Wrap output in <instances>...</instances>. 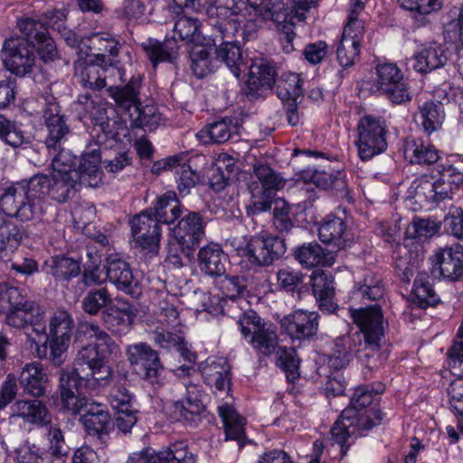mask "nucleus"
I'll return each instance as SVG.
<instances>
[{
    "instance_id": "f257e3e1",
    "label": "nucleus",
    "mask_w": 463,
    "mask_h": 463,
    "mask_svg": "<svg viewBox=\"0 0 463 463\" xmlns=\"http://www.w3.org/2000/svg\"><path fill=\"white\" fill-rule=\"evenodd\" d=\"M383 391L380 383L376 387L362 385L354 391L349 405L342 411L330 430L332 439L341 446L342 455L346 454L351 446L348 440L352 437L356 438L383 420V413L373 402Z\"/></svg>"
},
{
    "instance_id": "f03ea898",
    "label": "nucleus",
    "mask_w": 463,
    "mask_h": 463,
    "mask_svg": "<svg viewBox=\"0 0 463 463\" xmlns=\"http://www.w3.org/2000/svg\"><path fill=\"white\" fill-rule=\"evenodd\" d=\"M46 196H50V176L39 174L7 187L0 207L7 215L27 222L43 214Z\"/></svg>"
},
{
    "instance_id": "7ed1b4c3",
    "label": "nucleus",
    "mask_w": 463,
    "mask_h": 463,
    "mask_svg": "<svg viewBox=\"0 0 463 463\" xmlns=\"http://www.w3.org/2000/svg\"><path fill=\"white\" fill-rule=\"evenodd\" d=\"M354 322L364 340L359 349L358 359L369 371L379 370L389 358V352L382 347L384 338L383 315L378 306L361 308L354 312Z\"/></svg>"
},
{
    "instance_id": "20e7f679",
    "label": "nucleus",
    "mask_w": 463,
    "mask_h": 463,
    "mask_svg": "<svg viewBox=\"0 0 463 463\" xmlns=\"http://www.w3.org/2000/svg\"><path fill=\"white\" fill-rule=\"evenodd\" d=\"M231 246L241 258L248 270H258L272 266L281 260L286 251L287 244L283 237L269 233H258L234 238Z\"/></svg>"
},
{
    "instance_id": "39448f33",
    "label": "nucleus",
    "mask_w": 463,
    "mask_h": 463,
    "mask_svg": "<svg viewBox=\"0 0 463 463\" xmlns=\"http://www.w3.org/2000/svg\"><path fill=\"white\" fill-rule=\"evenodd\" d=\"M118 346L109 350L107 346L91 345L78 350L73 368L76 374L85 379L92 387H105L112 381V369L108 364L107 355L117 354Z\"/></svg>"
},
{
    "instance_id": "423d86ee",
    "label": "nucleus",
    "mask_w": 463,
    "mask_h": 463,
    "mask_svg": "<svg viewBox=\"0 0 463 463\" xmlns=\"http://www.w3.org/2000/svg\"><path fill=\"white\" fill-rule=\"evenodd\" d=\"M74 326L71 313L63 308L55 310L49 321L46 341L37 347L38 356L50 359L55 365H61L65 360Z\"/></svg>"
},
{
    "instance_id": "0eeeda50",
    "label": "nucleus",
    "mask_w": 463,
    "mask_h": 463,
    "mask_svg": "<svg viewBox=\"0 0 463 463\" xmlns=\"http://www.w3.org/2000/svg\"><path fill=\"white\" fill-rule=\"evenodd\" d=\"M240 331L249 340L257 354L269 357L279 347V335L276 326L265 321L252 309L243 312L238 320Z\"/></svg>"
},
{
    "instance_id": "6e6552de",
    "label": "nucleus",
    "mask_w": 463,
    "mask_h": 463,
    "mask_svg": "<svg viewBox=\"0 0 463 463\" xmlns=\"http://www.w3.org/2000/svg\"><path fill=\"white\" fill-rule=\"evenodd\" d=\"M356 131L357 137L354 145L362 161L371 160L387 149L388 128L382 117L363 116L359 119Z\"/></svg>"
},
{
    "instance_id": "1a4fd4ad",
    "label": "nucleus",
    "mask_w": 463,
    "mask_h": 463,
    "mask_svg": "<svg viewBox=\"0 0 463 463\" xmlns=\"http://www.w3.org/2000/svg\"><path fill=\"white\" fill-rule=\"evenodd\" d=\"M128 357L137 373L153 389L158 390L166 383L165 368L160 360L158 352L146 343L132 345Z\"/></svg>"
},
{
    "instance_id": "9d476101",
    "label": "nucleus",
    "mask_w": 463,
    "mask_h": 463,
    "mask_svg": "<svg viewBox=\"0 0 463 463\" xmlns=\"http://www.w3.org/2000/svg\"><path fill=\"white\" fill-rule=\"evenodd\" d=\"M249 5L264 21H271L274 24L283 52L286 53L293 52L295 50L293 42L297 34L292 32L290 24H281L288 21V3L282 0H249Z\"/></svg>"
},
{
    "instance_id": "9b49d317",
    "label": "nucleus",
    "mask_w": 463,
    "mask_h": 463,
    "mask_svg": "<svg viewBox=\"0 0 463 463\" xmlns=\"http://www.w3.org/2000/svg\"><path fill=\"white\" fill-rule=\"evenodd\" d=\"M16 26L22 34L21 39H24L35 50L43 62L49 63L58 60L56 43L43 22L24 17L17 20Z\"/></svg>"
},
{
    "instance_id": "f8f14e48",
    "label": "nucleus",
    "mask_w": 463,
    "mask_h": 463,
    "mask_svg": "<svg viewBox=\"0 0 463 463\" xmlns=\"http://www.w3.org/2000/svg\"><path fill=\"white\" fill-rule=\"evenodd\" d=\"M1 57L5 67L20 78L30 76L36 63L34 49L19 36L4 41Z\"/></svg>"
},
{
    "instance_id": "ddd939ff",
    "label": "nucleus",
    "mask_w": 463,
    "mask_h": 463,
    "mask_svg": "<svg viewBox=\"0 0 463 463\" xmlns=\"http://www.w3.org/2000/svg\"><path fill=\"white\" fill-rule=\"evenodd\" d=\"M43 118L46 130L43 142L45 147L46 149L57 150L67 141L71 130L69 118L63 113L55 97L46 98Z\"/></svg>"
},
{
    "instance_id": "4468645a",
    "label": "nucleus",
    "mask_w": 463,
    "mask_h": 463,
    "mask_svg": "<svg viewBox=\"0 0 463 463\" xmlns=\"http://www.w3.org/2000/svg\"><path fill=\"white\" fill-rule=\"evenodd\" d=\"M77 407L71 412L80 414V421L89 436L102 440L109 434L113 428V422L106 404L87 399L83 400Z\"/></svg>"
},
{
    "instance_id": "2eb2a0df",
    "label": "nucleus",
    "mask_w": 463,
    "mask_h": 463,
    "mask_svg": "<svg viewBox=\"0 0 463 463\" xmlns=\"http://www.w3.org/2000/svg\"><path fill=\"white\" fill-rule=\"evenodd\" d=\"M131 234L136 246L147 253L157 254L161 238V227L151 215V211L143 210L129 220Z\"/></svg>"
},
{
    "instance_id": "dca6fc26",
    "label": "nucleus",
    "mask_w": 463,
    "mask_h": 463,
    "mask_svg": "<svg viewBox=\"0 0 463 463\" xmlns=\"http://www.w3.org/2000/svg\"><path fill=\"white\" fill-rule=\"evenodd\" d=\"M378 90L394 104H402L411 97L401 70L393 63H383L376 67Z\"/></svg>"
},
{
    "instance_id": "f3484780",
    "label": "nucleus",
    "mask_w": 463,
    "mask_h": 463,
    "mask_svg": "<svg viewBox=\"0 0 463 463\" xmlns=\"http://www.w3.org/2000/svg\"><path fill=\"white\" fill-rule=\"evenodd\" d=\"M107 279L118 290L133 298L142 295L139 279L134 275L130 264L118 255H109L104 266Z\"/></svg>"
},
{
    "instance_id": "a211bd4d",
    "label": "nucleus",
    "mask_w": 463,
    "mask_h": 463,
    "mask_svg": "<svg viewBox=\"0 0 463 463\" xmlns=\"http://www.w3.org/2000/svg\"><path fill=\"white\" fill-rule=\"evenodd\" d=\"M320 315L317 311L298 309L280 320L283 331L294 341H311L318 332Z\"/></svg>"
},
{
    "instance_id": "6ab92c4d",
    "label": "nucleus",
    "mask_w": 463,
    "mask_h": 463,
    "mask_svg": "<svg viewBox=\"0 0 463 463\" xmlns=\"http://www.w3.org/2000/svg\"><path fill=\"white\" fill-rule=\"evenodd\" d=\"M432 277L457 281L463 277V246L456 244L438 251L431 258Z\"/></svg>"
},
{
    "instance_id": "aec40b11",
    "label": "nucleus",
    "mask_w": 463,
    "mask_h": 463,
    "mask_svg": "<svg viewBox=\"0 0 463 463\" xmlns=\"http://www.w3.org/2000/svg\"><path fill=\"white\" fill-rule=\"evenodd\" d=\"M232 36L228 35V28L222 24H214V33L212 35V41L215 50L216 59L224 62L231 72L239 78L242 69L245 68L241 48L230 41Z\"/></svg>"
},
{
    "instance_id": "412c9836",
    "label": "nucleus",
    "mask_w": 463,
    "mask_h": 463,
    "mask_svg": "<svg viewBox=\"0 0 463 463\" xmlns=\"http://www.w3.org/2000/svg\"><path fill=\"white\" fill-rule=\"evenodd\" d=\"M318 237L324 244L333 247L335 252L346 248L351 241V233L345 211L342 215L327 214L319 224Z\"/></svg>"
},
{
    "instance_id": "4be33fe9",
    "label": "nucleus",
    "mask_w": 463,
    "mask_h": 463,
    "mask_svg": "<svg viewBox=\"0 0 463 463\" xmlns=\"http://www.w3.org/2000/svg\"><path fill=\"white\" fill-rule=\"evenodd\" d=\"M184 385L185 395L183 399L174 402V413L178 420L190 425H197L205 411V405L202 399V387L191 382L184 383Z\"/></svg>"
},
{
    "instance_id": "5701e85b",
    "label": "nucleus",
    "mask_w": 463,
    "mask_h": 463,
    "mask_svg": "<svg viewBox=\"0 0 463 463\" xmlns=\"http://www.w3.org/2000/svg\"><path fill=\"white\" fill-rule=\"evenodd\" d=\"M206 224L207 221L201 213L187 211L172 229V238L180 244L196 249L205 236Z\"/></svg>"
},
{
    "instance_id": "b1692460",
    "label": "nucleus",
    "mask_w": 463,
    "mask_h": 463,
    "mask_svg": "<svg viewBox=\"0 0 463 463\" xmlns=\"http://www.w3.org/2000/svg\"><path fill=\"white\" fill-rule=\"evenodd\" d=\"M277 68L275 63L266 59H256L250 67L246 95L249 99H257L263 92L271 90L276 82Z\"/></svg>"
},
{
    "instance_id": "393cba45",
    "label": "nucleus",
    "mask_w": 463,
    "mask_h": 463,
    "mask_svg": "<svg viewBox=\"0 0 463 463\" xmlns=\"http://www.w3.org/2000/svg\"><path fill=\"white\" fill-rule=\"evenodd\" d=\"M116 302L102 311L101 320L112 334L123 335L131 330L137 310L124 298H117Z\"/></svg>"
},
{
    "instance_id": "a878e982",
    "label": "nucleus",
    "mask_w": 463,
    "mask_h": 463,
    "mask_svg": "<svg viewBox=\"0 0 463 463\" xmlns=\"http://www.w3.org/2000/svg\"><path fill=\"white\" fill-rule=\"evenodd\" d=\"M310 283L319 310L326 314L335 313L338 305L335 301V278L332 274L322 269H315L310 276Z\"/></svg>"
},
{
    "instance_id": "bb28decb",
    "label": "nucleus",
    "mask_w": 463,
    "mask_h": 463,
    "mask_svg": "<svg viewBox=\"0 0 463 463\" xmlns=\"http://www.w3.org/2000/svg\"><path fill=\"white\" fill-rule=\"evenodd\" d=\"M101 149L99 144H90L80 156L78 169L79 179L85 187H98L102 180Z\"/></svg>"
},
{
    "instance_id": "cd10ccee",
    "label": "nucleus",
    "mask_w": 463,
    "mask_h": 463,
    "mask_svg": "<svg viewBox=\"0 0 463 463\" xmlns=\"http://www.w3.org/2000/svg\"><path fill=\"white\" fill-rule=\"evenodd\" d=\"M228 256L218 243L210 242L202 247L197 253L200 271L211 279L222 278L226 271Z\"/></svg>"
},
{
    "instance_id": "c85d7f7f",
    "label": "nucleus",
    "mask_w": 463,
    "mask_h": 463,
    "mask_svg": "<svg viewBox=\"0 0 463 463\" xmlns=\"http://www.w3.org/2000/svg\"><path fill=\"white\" fill-rule=\"evenodd\" d=\"M294 260L304 269L318 266L330 267L335 261V253L324 249L318 242L312 241L296 246L292 250Z\"/></svg>"
},
{
    "instance_id": "c756f323",
    "label": "nucleus",
    "mask_w": 463,
    "mask_h": 463,
    "mask_svg": "<svg viewBox=\"0 0 463 463\" xmlns=\"http://www.w3.org/2000/svg\"><path fill=\"white\" fill-rule=\"evenodd\" d=\"M12 417L21 419L24 423L38 427L51 425L52 414L45 403L35 398L34 400H18L11 407Z\"/></svg>"
},
{
    "instance_id": "7c9ffc66",
    "label": "nucleus",
    "mask_w": 463,
    "mask_h": 463,
    "mask_svg": "<svg viewBox=\"0 0 463 463\" xmlns=\"http://www.w3.org/2000/svg\"><path fill=\"white\" fill-rule=\"evenodd\" d=\"M76 169H58L50 176V197L58 202H67L80 187L84 186L79 179Z\"/></svg>"
},
{
    "instance_id": "2f4dec72",
    "label": "nucleus",
    "mask_w": 463,
    "mask_h": 463,
    "mask_svg": "<svg viewBox=\"0 0 463 463\" xmlns=\"http://www.w3.org/2000/svg\"><path fill=\"white\" fill-rule=\"evenodd\" d=\"M90 390H95L97 387H92L85 379L80 378L75 373V369L72 368L71 371H62L60 376V392L61 399L63 406L68 411L76 410L78 405L81 403L83 400L88 398L81 396V391L83 388Z\"/></svg>"
},
{
    "instance_id": "473e14b6",
    "label": "nucleus",
    "mask_w": 463,
    "mask_h": 463,
    "mask_svg": "<svg viewBox=\"0 0 463 463\" xmlns=\"http://www.w3.org/2000/svg\"><path fill=\"white\" fill-rule=\"evenodd\" d=\"M439 177L430 184L426 196L435 203L451 198L453 190L463 182V175L452 165L439 164L437 165Z\"/></svg>"
},
{
    "instance_id": "72a5a7b5",
    "label": "nucleus",
    "mask_w": 463,
    "mask_h": 463,
    "mask_svg": "<svg viewBox=\"0 0 463 463\" xmlns=\"http://www.w3.org/2000/svg\"><path fill=\"white\" fill-rule=\"evenodd\" d=\"M306 181H310L318 188L331 192L335 196L346 198L349 194L345 174L341 171L327 173L317 169L302 172Z\"/></svg>"
},
{
    "instance_id": "f704fd0d",
    "label": "nucleus",
    "mask_w": 463,
    "mask_h": 463,
    "mask_svg": "<svg viewBox=\"0 0 463 463\" xmlns=\"http://www.w3.org/2000/svg\"><path fill=\"white\" fill-rule=\"evenodd\" d=\"M73 345L78 350L91 345L116 347V342L96 322L80 321L75 330Z\"/></svg>"
},
{
    "instance_id": "c9c22d12",
    "label": "nucleus",
    "mask_w": 463,
    "mask_h": 463,
    "mask_svg": "<svg viewBox=\"0 0 463 463\" xmlns=\"http://www.w3.org/2000/svg\"><path fill=\"white\" fill-rule=\"evenodd\" d=\"M204 383L219 392L229 391L232 384L231 366L226 358L207 359L200 366Z\"/></svg>"
},
{
    "instance_id": "e433bc0d",
    "label": "nucleus",
    "mask_w": 463,
    "mask_h": 463,
    "mask_svg": "<svg viewBox=\"0 0 463 463\" xmlns=\"http://www.w3.org/2000/svg\"><path fill=\"white\" fill-rule=\"evenodd\" d=\"M18 382L25 394L40 398L46 392L48 375L41 363L33 362L23 367Z\"/></svg>"
},
{
    "instance_id": "4c0bfd02",
    "label": "nucleus",
    "mask_w": 463,
    "mask_h": 463,
    "mask_svg": "<svg viewBox=\"0 0 463 463\" xmlns=\"http://www.w3.org/2000/svg\"><path fill=\"white\" fill-rule=\"evenodd\" d=\"M143 77L140 73L132 75L128 83L124 86L109 87L107 91L115 101L118 110L127 115L139 100V90Z\"/></svg>"
},
{
    "instance_id": "58836bf2",
    "label": "nucleus",
    "mask_w": 463,
    "mask_h": 463,
    "mask_svg": "<svg viewBox=\"0 0 463 463\" xmlns=\"http://www.w3.org/2000/svg\"><path fill=\"white\" fill-rule=\"evenodd\" d=\"M147 210L151 211V215L159 225L161 223L170 225L181 217L184 207L175 192L168 191L158 196Z\"/></svg>"
},
{
    "instance_id": "ea45409f",
    "label": "nucleus",
    "mask_w": 463,
    "mask_h": 463,
    "mask_svg": "<svg viewBox=\"0 0 463 463\" xmlns=\"http://www.w3.org/2000/svg\"><path fill=\"white\" fill-rule=\"evenodd\" d=\"M25 237L27 231L24 225L0 214V261L8 260Z\"/></svg>"
},
{
    "instance_id": "a19ab883",
    "label": "nucleus",
    "mask_w": 463,
    "mask_h": 463,
    "mask_svg": "<svg viewBox=\"0 0 463 463\" xmlns=\"http://www.w3.org/2000/svg\"><path fill=\"white\" fill-rule=\"evenodd\" d=\"M413 68L427 73L443 67L449 60V50L442 44L431 43L414 54Z\"/></svg>"
},
{
    "instance_id": "79ce46f5",
    "label": "nucleus",
    "mask_w": 463,
    "mask_h": 463,
    "mask_svg": "<svg viewBox=\"0 0 463 463\" xmlns=\"http://www.w3.org/2000/svg\"><path fill=\"white\" fill-rule=\"evenodd\" d=\"M363 334L355 333L337 337L335 340L333 354L329 356V364L335 370L345 368L354 354H358L357 343L362 345Z\"/></svg>"
},
{
    "instance_id": "37998d69",
    "label": "nucleus",
    "mask_w": 463,
    "mask_h": 463,
    "mask_svg": "<svg viewBox=\"0 0 463 463\" xmlns=\"http://www.w3.org/2000/svg\"><path fill=\"white\" fill-rule=\"evenodd\" d=\"M404 157L411 164L430 165L439 159V151L422 138L407 137L403 144Z\"/></svg>"
},
{
    "instance_id": "c03bdc74",
    "label": "nucleus",
    "mask_w": 463,
    "mask_h": 463,
    "mask_svg": "<svg viewBox=\"0 0 463 463\" xmlns=\"http://www.w3.org/2000/svg\"><path fill=\"white\" fill-rule=\"evenodd\" d=\"M142 48L154 68L159 62L175 63L179 52V45L175 37L165 38L163 42L149 38L142 43Z\"/></svg>"
},
{
    "instance_id": "a18cd8bd",
    "label": "nucleus",
    "mask_w": 463,
    "mask_h": 463,
    "mask_svg": "<svg viewBox=\"0 0 463 463\" xmlns=\"http://www.w3.org/2000/svg\"><path fill=\"white\" fill-rule=\"evenodd\" d=\"M46 272L57 282H70L81 273V263L79 260L63 254L52 256L45 261Z\"/></svg>"
},
{
    "instance_id": "49530a36",
    "label": "nucleus",
    "mask_w": 463,
    "mask_h": 463,
    "mask_svg": "<svg viewBox=\"0 0 463 463\" xmlns=\"http://www.w3.org/2000/svg\"><path fill=\"white\" fill-rule=\"evenodd\" d=\"M412 303L420 308L436 307L441 302L433 286V279L426 271H419L411 291Z\"/></svg>"
},
{
    "instance_id": "de8ad7c7",
    "label": "nucleus",
    "mask_w": 463,
    "mask_h": 463,
    "mask_svg": "<svg viewBox=\"0 0 463 463\" xmlns=\"http://www.w3.org/2000/svg\"><path fill=\"white\" fill-rule=\"evenodd\" d=\"M384 296V288L382 280L377 278L373 273H367L364 277L363 280L356 282L352 290V297L354 299L366 302H374L373 305H369L365 308L373 307V306H378L380 310L382 311L381 306L379 305V301L383 298ZM362 307H360L361 309ZM359 310L358 309H355ZM354 310L353 311V313Z\"/></svg>"
},
{
    "instance_id": "09e8293b",
    "label": "nucleus",
    "mask_w": 463,
    "mask_h": 463,
    "mask_svg": "<svg viewBox=\"0 0 463 463\" xmlns=\"http://www.w3.org/2000/svg\"><path fill=\"white\" fill-rule=\"evenodd\" d=\"M444 118L443 105L435 101H426L420 105L414 114L415 122L421 126L428 136L441 128Z\"/></svg>"
},
{
    "instance_id": "8fccbe9b",
    "label": "nucleus",
    "mask_w": 463,
    "mask_h": 463,
    "mask_svg": "<svg viewBox=\"0 0 463 463\" xmlns=\"http://www.w3.org/2000/svg\"><path fill=\"white\" fill-rule=\"evenodd\" d=\"M74 74L83 89L99 91L106 87L105 68L87 64L86 60L79 59L74 62Z\"/></svg>"
},
{
    "instance_id": "3c124183",
    "label": "nucleus",
    "mask_w": 463,
    "mask_h": 463,
    "mask_svg": "<svg viewBox=\"0 0 463 463\" xmlns=\"http://www.w3.org/2000/svg\"><path fill=\"white\" fill-rule=\"evenodd\" d=\"M253 174L257 180H251L259 188L278 192L284 188L286 179L277 173L269 164L255 160L252 165Z\"/></svg>"
},
{
    "instance_id": "603ef678",
    "label": "nucleus",
    "mask_w": 463,
    "mask_h": 463,
    "mask_svg": "<svg viewBox=\"0 0 463 463\" xmlns=\"http://www.w3.org/2000/svg\"><path fill=\"white\" fill-rule=\"evenodd\" d=\"M241 127V124L239 118L224 117L220 120L209 124L206 133L211 142L222 144L227 142L233 136H238Z\"/></svg>"
},
{
    "instance_id": "864d4df0",
    "label": "nucleus",
    "mask_w": 463,
    "mask_h": 463,
    "mask_svg": "<svg viewBox=\"0 0 463 463\" xmlns=\"http://www.w3.org/2000/svg\"><path fill=\"white\" fill-rule=\"evenodd\" d=\"M218 412L224 425L226 439L237 440L240 447L243 446L245 419L229 405L219 406Z\"/></svg>"
},
{
    "instance_id": "5fc2aeb1",
    "label": "nucleus",
    "mask_w": 463,
    "mask_h": 463,
    "mask_svg": "<svg viewBox=\"0 0 463 463\" xmlns=\"http://www.w3.org/2000/svg\"><path fill=\"white\" fill-rule=\"evenodd\" d=\"M248 190L250 194L249 204L246 208L248 215L254 216L269 212L272 204L277 201V192L259 188L257 184L249 183Z\"/></svg>"
},
{
    "instance_id": "6e6d98bb",
    "label": "nucleus",
    "mask_w": 463,
    "mask_h": 463,
    "mask_svg": "<svg viewBox=\"0 0 463 463\" xmlns=\"http://www.w3.org/2000/svg\"><path fill=\"white\" fill-rule=\"evenodd\" d=\"M129 118L132 128H146L149 131L156 128L161 121V114L155 105L142 106L141 102L126 115Z\"/></svg>"
},
{
    "instance_id": "4d7b16f0",
    "label": "nucleus",
    "mask_w": 463,
    "mask_h": 463,
    "mask_svg": "<svg viewBox=\"0 0 463 463\" xmlns=\"http://www.w3.org/2000/svg\"><path fill=\"white\" fill-rule=\"evenodd\" d=\"M113 304L110 292L103 287L90 289L83 298L81 307L88 315L97 316Z\"/></svg>"
},
{
    "instance_id": "13d9d810",
    "label": "nucleus",
    "mask_w": 463,
    "mask_h": 463,
    "mask_svg": "<svg viewBox=\"0 0 463 463\" xmlns=\"http://www.w3.org/2000/svg\"><path fill=\"white\" fill-rule=\"evenodd\" d=\"M303 81L299 75L294 72H284L278 80L277 94L282 102L298 100L303 93Z\"/></svg>"
},
{
    "instance_id": "bf43d9fd",
    "label": "nucleus",
    "mask_w": 463,
    "mask_h": 463,
    "mask_svg": "<svg viewBox=\"0 0 463 463\" xmlns=\"http://www.w3.org/2000/svg\"><path fill=\"white\" fill-rule=\"evenodd\" d=\"M173 33L174 34L172 37L175 38L177 35L181 41L196 43H200L202 42L200 23L198 19L186 14H180L177 16Z\"/></svg>"
},
{
    "instance_id": "052dcab7",
    "label": "nucleus",
    "mask_w": 463,
    "mask_h": 463,
    "mask_svg": "<svg viewBox=\"0 0 463 463\" xmlns=\"http://www.w3.org/2000/svg\"><path fill=\"white\" fill-rule=\"evenodd\" d=\"M398 254L395 258L396 272L402 281L408 283L420 268V260L417 252L410 251L406 246H399Z\"/></svg>"
},
{
    "instance_id": "680f3d73",
    "label": "nucleus",
    "mask_w": 463,
    "mask_h": 463,
    "mask_svg": "<svg viewBox=\"0 0 463 463\" xmlns=\"http://www.w3.org/2000/svg\"><path fill=\"white\" fill-rule=\"evenodd\" d=\"M273 354L276 365L286 373L288 381L298 377L299 359L294 348L279 345Z\"/></svg>"
},
{
    "instance_id": "e2e57ef3",
    "label": "nucleus",
    "mask_w": 463,
    "mask_h": 463,
    "mask_svg": "<svg viewBox=\"0 0 463 463\" xmlns=\"http://www.w3.org/2000/svg\"><path fill=\"white\" fill-rule=\"evenodd\" d=\"M363 9L364 5L352 4L348 22L343 30L341 38L343 40H349L351 43L354 42L355 45L360 47L364 37V24L362 20L358 19V15Z\"/></svg>"
},
{
    "instance_id": "0e129e2a",
    "label": "nucleus",
    "mask_w": 463,
    "mask_h": 463,
    "mask_svg": "<svg viewBox=\"0 0 463 463\" xmlns=\"http://www.w3.org/2000/svg\"><path fill=\"white\" fill-rule=\"evenodd\" d=\"M152 454L157 463H189L192 459L184 441L175 442L158 451L152 449Z\"/></svg>"
},
{
    "instance_id": "69168bd1",
    "label": "nucleus",
    "mask_w": 463,
    "mask_h": 463,
    "mask_svg": "<svg viewBox=\"0 0 463 463\" xmlns=\"http://www.w3.org/2000/svg\"><path fill=\"white\" fill-rule=\"evenodd\" d=\"M218 279H220L219 289L232 300L243 298L248 292V279L244 276H230L225 272L222 278Z\"/></svg>"
},
{
    "instance_id": "338daca9",
    "label": "nucleus",
    "mask_w": 463,
    "mask_h": 463,
    "mask_svg": "<svg viewBox=\"0 0 463 463\" xmlns=\"http://www.w3.org/2000/svg\"><path fill=\"white\" fill-rule=\"evenodd\" d=\"M0 138L13 147L23 146L30 143L21 127L0 115Z\"/></svg>"
},
{
    "instance_id": "774afa93",
    "label": "nucleus",
    "mask_w": 463,
    "mask_h": 463,
    "mask_svg": "<svg viewBox=\"0 0 463 463\" xmlns=\"http://www.w3.org/2000/svg\"><path fill=\"white\" fill-rule=\"evenodd\" d=\"M290 212L291 207L288 203L283 199L276 201L273 209V226L282 236L288 235L295 228V224L290 217Z\"/></svg>"
}]
</instances>
